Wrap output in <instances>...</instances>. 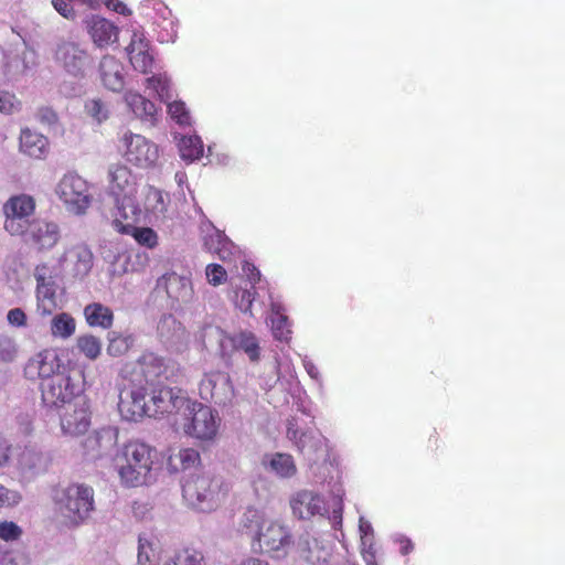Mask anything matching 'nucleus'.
Returning <instances> with one entry per match:
<instances>
[{
	"label": "nucleus",
	"mask_w": 565,
	"mask_h": 565,
	"mask_svg": "<svg viewBox=\"0 0 565 565\" xmlns=\"http://www.w3.org/2000/svg\"><path fill=\"white\" fill-rule=\"evenodd\" d=\"M239 526L249 539L252 551L257 554L280 557L294 544L292 533L282 521L269 519L264 511L256 508L245 510Z\"/></svg>",
	"instance_id": "nucleus-1"
},
{
	"label": "nucleus",
	"mask_w": 565,
	"mask_h": 565,
	"mask_svg": "<svg viewBox=\"0 0 565 565\" xmlns=\"http://www.w3.org/2000/svg\"><path fill=\"white\" fill-rule=\"evenodd\" d=\"M154 456L156 449L146 443H126L113 458L120 482L126 487L143 484L152 469Z\"/></svg>",
	"instance_id": "nucleus-2"
},
{
	"label": "nucleus",
	"mask_w": 565,
	"mask_h": 565,
	"mask_svg": "<svg viewBox=\"0 0 565 565\" xmlns=\"http://www.w3.org/2000/svg\"><path fill=\"white\" fill-rule=\"evenodd\" d=\"M228 492L227 482L222 477L210 473L192 476L182 486L185 501L202 512L216 510L225 501Z\"/></svg>",
	"instance_id": "nucleus-3"
},
{
	"label": "nucleus",
	"mask_w": 565,
	"mask_h": 565,
	"mask_svg": "<svg viewBox=\"0 0 565 565\" xmlns=\"http://www.w3.org/2000/svg\"><path fill=\"white\" fill-rule=\"evenodd\" d=\"M53 500L68 527L84 524L95 509L94 490L81 483L56 488Z\"/></svg>",
	"instance_id": "nucleus-4"
},
{
	"label": "nucleus",
	"mask_w": 565,
	"mask_h": 565,
	"mask_svg": "<svg viewBox=\"0 0 565 565\" xmlns=\"http://www.w3.org/2000/svg\"><path fill=\"white\" fill-rule=\"evenodd\" d=\"M190 418L183 425V431L186 436L200 441H213L221 425V418L216 411L195 399H189L183 409Z\"/></svg>",
	"instance_id": "nucleus-5"
},
{
	"label": "nucleus",
	"mask_w": 565,
	"mask_h": 565,
	"mask_svg": "<svg viewBox=\"0 0 565 565\" xmlns=\"http://www.w3.org/2000/svg\"><path fill=\"white\" fill-rule=\"evenodd\" d=\"M41 402L50 409H57L70 404L82 391L70 371L41 382Z\"/></svg>",
	"instance_id": "nucleus-6"
},
{
	"label": "nucleus",
	"mask_w": 565,
	"mask_h": 565,
	"mask_svg": "<svg viewBox=\"0 0 565 565\" xmlns=\"http://www.w3.org/2000/svg\"><path fill=\"white\" fill-rule=\"evenodd\" d=\"M119 151L122 158L138 169H150L159 160L158 146L146 137L127 131L120 138Z\"/></svg>",
	"instance_id": "nucleus-7"
},
{
	"label": "nucleus",
	"mask_w": 565,
	"mask_h": 565,
	"mask_svg": "<svg viewBox=\"0 0 565 565\" xmlns=\"http://www.w3.org/2000/svg\"><path fill=\"white\" fill-rule=\"evenodd\" d=\"M56 194L66 207L76 214H83L90 204L89 185L75 172L63 175L57 183Z\"/></svg>",
	"instance_id": "nucleus-8"
},
{
	"label": "nucleus",
	"mask_w": 565,
	"mask_h": 565,
	"mask_svg": "<svg viewBox=\"0 0 565 565\" xmlns=\"http://www.w3.org/2000/svg\"><path fill=\"white\" fill-rule=\"evenodd\" d=\"M199 396L218 406L230 404L234 397V387L228 373L218 370L205 372L199 383Z\"/></svg>",
	"instance_id": "nucleus-9"
},
{
	"label": "nucleus",
	"mask_w": 565,
	"mask_h": 565,
	"mask_svg": "<svg viewBox=\"0 0 565 565\" xmlns=\"http://www.w3.org/2000/svg\"><path fill=\"white\" fill-rule=\"evenodd\" d=\"M181 388L159 385L149 392V417H162L180 413L189 403Z\"/></svg>",
	"instance_id": "nucleus-10"
},
{
	"label": "nucleus",
	"mask_w": 565,
	"mask_h": 565,
	"mask_svg": "<svg viewBox=\"0 0 565 565\" xmlns=\"http://www.w3.org/2000/svg\"><path fill=\"white\" fill-rule=\"evenodd\" d=\"M35 207V199L32 195L18 194L11 196L3 204L6 231L11 235H20L23 227L30 223L28 218L34 214Z\"/></svg>",
	"instance_id": "nucleus-11"
},
{
	"label": "nucleus",
	"mask_w": 565,
	"mask_h": 565,
	"mask_svg": "<svg viewBox=\"0 0 565 565\" xmlns=\"http://www.w3.org/2000/svg\"><path fill=\"white\" fill-rule=\"evenodd\" d=\"M67 372L66 366L54 348H46L29 359L24 366V375L28 380L35 381L55 376Z\"/></svg>",
	"instance_id": "nucleus-12"
},
{
	"label": "nucleus",
	"mask_w": 565,
	"mask_h": 565,
	"mask_svg": "<svg viewBox=\"0 0 565 565\" xmlns=\"http://www.w3.org/2000/svg\"><path fill=\"white\" fill-rule=\"evenodd\" d=\"M22 236L25 244L43 252L53 248L61 239V231L57 223L43 218H36L23 227Z\"/></svg>",
	"instance_id": "nucleus-13"
},
{
	"label": "nucleus",
	"mask_w": 565,
	"mask_h": 565,
	"mask_svg": "<svg viewBox=\"0 0 565 565\" xmlns=\"http://www.w3.org/2000/svg\"><path fill=\"white\" fill-rule=\"evenodd\" d=\"M149 391L146 385L132 384L120 392L118 411L129 422L149 416Z\"/></svg>",
	"instance_id": "nucleus-14"
},
{
	"label": "nucleus",
	"mask_w": 565,
	"mask_h": 565,
	"mask_svg": "<svg viewBox=\"0 0 565 565\" xmlns=\"http://www.w3.org/2000/svg\"><path fill=\"white\" fill-rule=\"evenodd\" d=\"M289 504L294 516L299 520H311L317 515L328 514L324 498L313 490L301 489L295 492Z\"/></svg>",
	"instance_id": "nucleus-15"
},
{
	"label": "nucleus",
	"mask_w": 565,
	"mask_h": 565,
	"mask_svg": "<svg viewBox=\"0 0 565 565\" xmlns=\"http://www.w3.org/2000/svg\"><path fill=\"white\" fill-rule=\"evenodd\" d=\"M54 56L56 63L74 76L83 75L92 60L85 49L72 41L60 43Z\"/></svg>",
	"instance_id": "nucleus-16"
},
{
	"label": "nucleus",
	"mask_w": 565,
	"mask_h": 565,
	"mask_svg": "<svg viewBox=\"0 0 565 565\" xmlns=\"http://www.w3.org/2000/svg\"><path fill=\"white\" fill-rule=\"evenodd\" d=\"M38 312L45 317L53 313L57 308L56 285L54 278L47 274L45 265L35 268Z\"/></svg>",
	"instance_id": "nucleus-17"
},
{
	"label": "nucleus",
	"mask_w": 565,
	"mask_h": 565,
	"mask_svg": "<svg viewBox=\"0 0 565 565\" xmlns=\"http://www.w3.org/2000/svg\"><path fill=\"white\" fill-rule=\"evenodd\" d=\"M117 443L118 429L113 426H107L87 436L83 441V448L87 456L98 459L110 454Z\"/></svg>",
	"instance_id": "nucleus-18"
},
{
	"label": "nucleus",
	"mask_w": 565,
	"mask_h": 565,
	"mask_svg": "<svg viewBox=\"0 0 565 565\" xmlns=\"http://www.w3.org/2000/svg\"><path fill=\"white\" fill-rule=\"evenodd\" d=\"M108 190L118 202L120 198L132 195L136 190V182L130 169L127 166L116 163L109 167Z\"/></svg>",
	"instance_id": "nucleus-19"
},
{
	"label": "nucleus",
	"mask_w": 565,
	"mask_h": 565,
	"mask_svg": "<svg viewBox=\"0 0 565 565\" xmlns=\"http://www.w3.org/2000/svg\"><path fill=\"white\" fill-rule=\"evenodd\" d=\"M85 23L87 32L97 47L104 49L118 41L119 28L109 20L93 15Z\"/></svg>",
	"instance_id": "nucleus-20"
},
{
	"label": "nucleus",
	"mask_w": 565,
	"mask_h": 565,
	"mask_svg": "<svg viewBox=\"0 0 565 565\" xmlns=\"http://www.w3.org/2000/svg\"><path fill=\"white\" fill-rule=\"evenodd\" d=\"M90 426V411L86 403L67 408L61 417V428L65 435L78 436L85 434Z\"/></svg>",
	"instance_id": "nucleus-21"
},
{
	"label": "nucleus",
	"mask_w": 565,
	"mask_h": 565,
	"mask_svg": "<svg viewBox=\"0 0 565 565\" xmlns=\"http://www.w3.org/2000/svg\"><path fill=\"white\" fill-rule=\"evenodd\" d=\"M230 343L234 350L244 351L252 362H257L260 355V348L256 335L250 331H241L233 335H224L221 340V348L225 353V344Z\"/></svg>",
	"instance_id": "nucleus-22"
},
{
	"label": "nucleus",
	"mask_w": 565,
	"mask_h": 565,
	"mask_svg": "<svg viewBox=\"0 0 565 565\" xmlns=\"http://www.w3.org/2000/svg\"><path fill=\"white\" fill-rule=\"evenodd\" d=\"M100 78L105 87L113 92L124 88L122 64L111 55H105L99 64Z\"/></svg>",
	"instance_id": "nucleus-23"
},
{
	"label": "nucleus",
	"mask_w": 565,
	"mask_h": 565,
	"mask_svg": "<svg viewBox=\"0 0 565 565\" xmlns=\"http://www.w3.org/2000/svg\"><path fill=\"white\" fill-rule=\"evenodd\" d=\"M72 263V274L75 278L86 277L94 264V255L86 244H77L66 253Z\"/></svg>",
	"instance_id": "nucleus-24"
},
{
	"label": "nucleus",
	"mask_w": 565,
	"mask_h": 565,
	"mask_svg": "<svg viewBox=\"0 0 565 565\" xmlns=\"http://www.w3.org/2000/svg\"><path fill=\"white\" fill-rule=\"evenodd\" d=\"M20 150L31 158L43 159L49 153V140L45 136L32 131L29 128L22 129L20 135Z\"/></svg>",
	"instance_id": "nucleus-25"
},
{
	"label": "nucleus",
	"mask_w": 565,
	"mask_h": 565,
	"mask_svg": "<svg viewBox=\"0 0 565 565\" xmlns=\"http://www.w3.org/2000/svg\"><path fill=\"white\" fill-rule=\"evenodd\" d=\"M116 202L117 211L115 213L113 226L118 233H120L121 226L130 224L131 226H135V223L139 220L141 210L131 196L120 198L119 202Z\"/></svg>",
	"instance_id": "nucleus-26"
},
{
	"label": "nucleus",
	"mask_w": 565,
	"mask_h": 565,
	"mask_svg": "<svg viewBox=\"0 0 565 565\" xmlns=\"http://www.w3.org/2000/svg\"><path fill=\"white\" fill-rule=\"evenodd\" d=\"M201 465V455L194 448H181L171 452L167 460L168 469L171 472H180L196 468Z\"/></svg>",
	"instance_id": "nucleus-27"
},
{
	"label": "nucleus",
	"mask_w": 565,
	"mask_h": 565,
	"mask_svg": "<svg viewBox=\"0 0 565 565\" xmlns=\"http://www.w3.org/2000/svg\"><path fill=\"white\" fill-rule=\"evenodd\" d=\"M84 317L89 327L110 329L114 323L113 310L100 303L93 302L84 308Z\"/></svg>",
	"instance_id": "nucleus-28"
},
{
	"label": "nucleus",
	"mask_w": 565,
	"mask_h": 565,
	"mask_svg": "<svg viewBox=\"0 0 565 565\" xmlns=\"http://www.w3.org/2000/svg\"><path fill=\"white\" fill-rule=\"evenodd\" d=\"M158 331L166 343H186L188 332L185 328L172 316L164 317L160 321Z\"/></svg>",
	"instance_id": "nucleus-29"
},
{
	"label": "nucleus",
	"mask_w": 565,
	"mask_h": 565,
	"mask_svg": "<svg viewBox=\"0 0 565 565\" xmlns=\"http://www.w3.org/2000/svg\"><path fill=\"white\" fill-rule=\"evenodd\" d=\"M125 100L134 114L143 120L153 119L157 114L156 105L139 93L128 92Z\"/></svg>",
	"instance_id": "nucleus-30"
},
{
	"label": "nucleus",
	"mask_w": 565,
	"mask_h": 565,
	"mask_svg": "<svg viewBox=\"0 0 565 565\" xmlns=\"http://www.w3.org/2000/svg\"><path fill=\"white\" fill-rule=\"evenodd\" d=\"M158 285L166 289L170 298L179 299L188 295L190 280L175 273H167L159 278Z\"/></svg>",
	"instance_id": "nucleus-31"
},
{
	"label": "nucleus",
	"mask_w": 565,
	"mask_h": 565,
	"mask_svg": "<svg viewBox=\"0 0 565 565\" xmlns=\"http://www.w3.org/2000/svg\"><path fill=\"white\" fill-rule=\"evenodd\" d=\"M120 234L132 236L139 245L148 248H154L158 245V235L150 227H137L130 224L121 226Z\"/></svg>",
	"instance_id": "nucleus-32"
},
{
	"label": "nucleus",
	"mask_w": 565,
	"mask_h": 565,
	"mask_svg": "<svg viewBox=\"0 0 565 565\" xmlns=\"http://www.w3.org/2000/svg\"><path fill=\"white\" fill-rule=\"evenodd\" d=\"M75 329V319L67 312L54 316L51 321V334L56 338L67 339L74 334Z\"/></svg>",
	"instance_id": "nucleus-33"
},
{
	"label": "nucleus",
	"mask_w": 565,
	"mask_h": 565,
	"mask_svg": "<svg viewBox=\"0 0 565 565\" xmlns=\"http://www.w3.org/2000/svg\"><path fill=\"white\" fill-rule=\"evenodd\" d=\"M269 467L280 478H291L297 472L294 458L288 454H275L269 460Z\"/></svg>",
	"instance_id": "nucleus-34"
},
{
	"label": "nucleus",
	"mask_w": 565,
	"mask_h": 565,
	"mask_svg": "<svg viewBox=\"0 0 565 565\" xmlns=\"http://www.w3.org/2000/svg\"><path fill=\"white\" fill-rule=\"evenodd\" d=\"M230 245L231 243L227 237L218 231H215L204 237V246L223 260L231 254Z\"/></svg>",
	"instance_id": "nucleus-35"
},
{
	"label": "nucleus",
	"mask_w": 565,
	"mask_h": 565,
	"mask_svg": "<svg viewBox=\"0 0 565 565\" xmlns=\"http://www.w3.org/2000/svg\"><path fill=\"white\" fill-rule=\"evenodd\" d=\"M163 565H206L202 552L194 548H183L174 553Z\"/></svg>",
	"instance_id": "nucleus-36"
},
{
	"label": "nucleus",
	"mask_w": 565,
	"mask_h": 565,
	"mask_svg": "<svg viewBox=\"0 0 565 565\" xmlns=\"http://www.w3.org/2000/svg\"><path fill=\"white\" fill-rule=\"evenodd\" d=\"M76 348L79 353L90 361H95L102 353L100 339L93 334L79 335L76 340Z\"/></svg>",
	"instance_id": "nucleus-37"
},
{
	"label": "nucleus",
	"mask_w": 565,
	"mask_h": 565,
	"mask_svg": "<svg viewBox=\"0 0 565 565\" xmlns=\"http://www.w3.org/2000/svg\"><path fill=\"white\" fill-rule=\"evenodd\" d=\"M181 158L186 162H193L203 156V145L196 137H183L179 142Z\"/></svg>",
	"instance_id": "nucleus-38"
},
{
	"label": "nucleus",
	"mask_w": 565,
	"mask_h": 565,
	"mask_svg": "<svg viewBox=\"0 0 565 565\" xmlns=\"http://www.w3.org/2000/svg\"><path fill=\"white\" fill-rule=\"evenodd\" d=\"M132 335H122L117 332H110L108 335L107 353L110 356H122L132 347Z\"/></svg>",
	"instance_id": "nucleus-39"
},
{
	"label": "nucleus",
	"mask_w": 565,
	"mask_h": 565,
	"mask_svg": "<svg viewBox=\"0 0 565 565\" xmlns=\"http://www.w3.org/2000/svg\"><path fill=\"white\" fill-rule=\"evenodd\" d=\"M160 561V550L152 542L143 536H139L138 564L158 565Z\"/></svg>",
	"instance_id": "nucleus-40"
},
{
	"label": "nucleus",
	"mask_w": 565,
	"mask_h": 565,
	"mask_svg": "<svg viewBox=\"0 0 565 565\" xmlns=\"http://www.w3.org/2000/svg\"><path fill=\"white\" fill-rule=\"evenodd\" d=\"M145 209L152 214L164 213L167 206L162 191L154 186H149L145 196Z\"/></svg>",
	"instance_id": "nucleus-41"
},
{
	"label": "nucleus",
	"mask_w": 565,
	"mask_h": 565,
	"mask_svg": "<svg viewBox=\"0 0 565 565\" xmlns=\"http://www.w3.org/2000/svg\"><path fill=\"white\" fill-rule=\"evenodd\" d=\"M129 61L132 67L140 73L148 74L152 72L154 60L150 54L149 49H146L141 53H134Z\"/></svg>",
	"instance_id": "nucleus-42"
},
{
	"label": "nucleus",
	"mask_w": 565,
	"mask_h": 565,
	"mask_svg": "<svg viewBox=\"0 0 565 565\" xmlns=\"http://www.w3.org/2000/svg\"><path fill=\"white\" fill-rule=\"evenodd\" d=\"M271 329L274 337L279 341H287L291 333L288 318L278 312L271 318Z\"/></svg>",
	"instance_id": "nucleus-43"
},
{
	"label": "nucleus",
	"mask_w": 565,
	"mask_h": 565,
	"mask_svg": "<svg viewBox=\"0 0 565 565\" xmlns=\"http://www.w3.org/2000/svg\"><path fill=\"white\" fill-rule=\"evenodd\" d=\"M148 88L152 89L159 98L168 97L169 93V78L163 74H156L146 79Z\"/></svg>",
	"instance_id": "nucleus-44"
},
{
	"label": "nucleus",
	"mask_w": 565,
	"mask_h": 565,
	"mask_svg": "<svg viewBox=\"0 0 565 565\" xmlns=\"http://www.w3.org/2000/svg\"><path fill=\"white\" fill-rule=\"evenodd\" d=\"M23 531L13 521H1L0 522V539L4 542H13L20 540Z\"/></svg>",
	"instance_id": "nucleus-45"
},
{
	"label": "nucleus",
	"mask_w": 565,
	"mask_h": 565,
	"mask_svg": "<svg viewBox=\"0 0 565 565\" xmlns=\"http://www.w3.org/2000/svg\"><path fill=\"white\" fill-rule=\"evenodd\" d=\"M86 113L97 120L102 122L108 118V109L105 104L100 99H89L85 103Z\"/></svg>",
	"instance_id": "nucleus-46"
},
{
	"label": "nucleus",
	"mask_w": 565,
	"mask_h": 565,
	"mask_svg": "<svg viewBox=\"0 0 565 565\" xmlns=\"http://www.w3.org/2000/svg\"><path fill=\"white\" fill-rule=\"evenodd\" d=\"M146 49H149V41L142 31L135 30L131 34L130 43L126 47L128 56L130 57L134 53H141Z\"/></svg>",
	"instance_id": "nucleus-47"
},
{
	"label": "nucleus",
	"mask_w": 565,
	"mask_h": 565,
	"mask_svg": "<svg viewBox=\"0 0 565 565\" xmlns=\"http://www.w3.org/2000/svg\"><path fill=\"white\" fill-rule=\"evenodd\" d=\"M205 275L209 284L213 286L222 285L226 281L227 273L223 266L218 264H210L206 266Z\"/></svg>",
	"instance_id": "nucleus-48"
},
{
	"label": "nucleus",
	"mask_w": 565,
	"mask_h": 565,
	"mask_svg": "<svg viewBox=\"0 0 565 565\" xmlns=\"http://www.w3.org/2000/svg\"><path fill=\"white\" fill-rule=\"evenodd\" d=\"M168 111L170 116L178 124H188L189 122V113L183 102H172L168 104Z\"/></svg>",
	"instance_id": "nucleus-49"
},
{
	"label": "nucleus",
	"mask_w": 565,
	"mask_h": 565,
	"mask_svg": "<svg viewBox=\"0 0 565 565\" xmlns=\"http://www.w3.org/2000/svg\"><path fill=\"white\" fill-rule=\"evenodd\" d=\"M21 497L18 492L12 491L0 483V509L12 507L19 503Z\"/></svg>",
	"instance_id": "nucleus-50"
},
{
	"label": "nucleus",
	"mask_w": 565,
	"mask_h": 565,
	"mask_svg": "<svg viewBox=\"0 0 565 565\" xmlns=\"http://www.w3.org/2000/svg\"><path fill=\"white\" fill-rule=\"evenodd\" d=\"M342 515H343V500L341 495L334 498L332 504V512L329 516L333 529H340L342 525Z\"/></svg>",
	"instance_id": "nucleus-51"
},
{
	"label": "nucleus",
	"mask_w": 565,
	"mask_h": 565,
	"mask_svg": "<svg viewBox=\"0 0 565 565\" xmlns=\"http://www.w3.org/2000/svg\"><path fill=\"white\" fill-rule=\"evenodd\" d=\"M8 322L13 327H25L26 315L21 308H13L8 311Z\"/></svg>",
	"instance_id": "nucleus-52"
},
{
	"label": "nucleus",
	"mask_w": 565,
	"mask_h": 565,
	"mask_svg": "<svg viewBox=\"0 0 565 565\" xmlns=\"http://www.w3.org/2000/svg\"><path fill=\"white\" fill-rule=\"evenodd\" d=\"M36 117L40 122L47 126H53L58 120L57 114L51 107H41Z\"/></svg>",
	"instance_id": "nucleus-53"
},
{
	"label": "nucleus",
	"mask_w": 565,
	"mask_h": 565,
	"mask_svg": "<svg viewBox=\"0 0 565 565\" xmlns=\"http://www.w3.org/2000/svg\"><path fill=\"white\" fill-rule=\"evenodd\" d=\"M52 4L62 17L66 19L75 17L74 8L68 0H52Z\"/></svg>",
	"instance_id": "nucleus-54"
},
{
	"label": "nucleus",
	"mask_w": 565,
	"mask_h": 565,
	"mask_svg": "<svg viewBox=\"0 0 565 565\" xmlns=\"http://www.w3.org/2000/svg\"><path fill=\"white\" fill-rule=\"evenodd\" d=\"M287 436L294 440L298 449L302 452L306 448V439L308 438L306 433H299L297 428H294L290 424L287 428Z\"/></svg>",
	"instance_id": "nucleus-55"
},
{
	"label": "nucleus",
	"mask_w": 565,
	"mask_h": 565,
	"mask_svg": "<svg viewBox=\"0 0 565 565\" xmlns=\"http://www.w3.org/2000/svg\"><path fill=\"white\" fill-rule=\"evenodd\" d=\"M14 95L8 92L0 93V111L11 114L14 109Z\"/></svg>",
	"instance_id": "nucleus-56"
},
{
	"label": "nucleus",
	"mask_w": 565,
	"mask_h": 565,
	"mask_svg": "<svg viewBox=\"0 0 565 565\" xmlns=\"http://www.w3.org/2000/svg\"><path fill=\"white\" fill-rule=\"evenodd\" d=\"M255 292L252 290L243 289L241 290V301L239 309L244 312L250 311L253 301H254Z\"/></svg>",
	"instance_id": "nucleus-57"
},
{
	"label": "nucleus",
	"mask_w": 565,
	"mask_h": 565,
	"mask_svg": "<svg viewBox=\"0 0 565 565\" xmlns=\"http://www.w3.org/2000/svg\"><path fill=\"white\" fill-rule=\"evenodd\" d=\"M106 7L119 14H122V15L131 14V10L120 0H107Z\"/></svg>",
	"instance_id": "nucleus-58"
},
{
	"label": "nucleus",
	"mask_w": 565,
	"mask_h": 565,
	"mask_svg": "<svg viewBox=\"0 0 565 565\" xmlns=\"http://www.w3.org/2000/svg\"><path fill=\"white\" fill-rule=\"evenodd\" d=\"M414 550V544L409 539L399 541V552L402 555H407Z\"/></svg>",
	"instance_id": "nucleus-59"
},
{
	"label": "nucleus",
	"mask_w": 565,
	"mask_h": 565,
	"mask_svg": "<svg viewBox=\"0 0 565 565\" xmlns=\"http://www.w3.org/2000/svg\"><path fill=\"white\" fill-rule=\"evenodd\" d=\"M9 450L10 447L6 443L0 441V467L4 466L8 462Z\"/></svg>",
	"instance_id": "nucleus-60"
},
{
	"label": "nucleus",
	"mask_w": 565,
	"mask_h": 565,
	"mask_svg": "<svg viewBox=\"0 0 565 565\" xmlns=\"http://www.w3.org/2000/svg\"><path fill=\"white\" fill-rule=\"evenodd\" d=\"M244 271H249L252 276H255V277H252V279L254 281L259 279L260 274H259V271L257 270V268L254 265L247 263L244 266Z\"/></svg>",
	"instance_id": "nucleus-61"
},
{
	"label": "nucleus",
	"mask_w": 565,
	"mask_h": 565,
	"mask_svg": "<svg viewBox=\"0 0 565 565\" xmlns=\"http://www.w3.org/2000/svg\"><path fill=\"white\" fill-rule=\"evenodd\" d=\"M438 443H439V435L437 431H434L429 438H428V444H429V447L431 449H438Z\"/></svg>",
	"instance_id": "nucleus-62"
},
{
	"label": "nucleus",
	"mask_w": 565,
	"mask_h": 565,
	"mask_svg": "<svg viewBox=\"0 0 565 565\" xmlns=\"http://www.w3.org/2000/svg\"><path fill=\"white\" fill-rule=\"evenodd\" d=\"M143 362L156 363L158 366H162V360L154 356L153 354H148L142 356Z\"/></svg>",
	"instance_id": "nucleus-63"
},
{
	"label": "nucleus",
	"mask_w": 565,
	"mask_h": 565,
	"mask_svg": "<svg viewBox=\"0 0 565 565\" xmlns=\"http://www.w3.org/2000/svg\"><path fill=\"white\" fill-rule=\"evenodd\" d=\"M32 456H33V454H32L31 451H25V452H23V455H22V460H23V462H24L25 465H26V463H29V462H30V460H31V457H32Z\"/></svg>",
	"instance_id": "nucleus-64"
}]
</instances>
